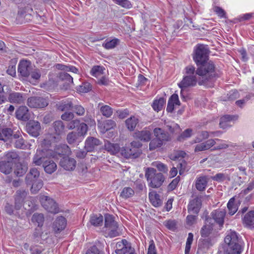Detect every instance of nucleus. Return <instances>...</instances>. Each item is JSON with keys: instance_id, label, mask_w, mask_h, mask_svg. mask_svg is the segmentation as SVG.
Here are the masks:
<instances>
[{"instance_id": "f257e3e1", "label": "nucleus", "mask_w": 254, "mask_h": 254, "mask_svg": "<svg viewBox=\"0 0 254 254\" xmlns=\"http://www.w3.org/2000/svg\"><path fill=\"white\" fill-rule=\"evenodd\" d=\"M224 245L218 250L217 254H240L242 247L236 232H229L224 239Z\"/></svg>"}, {"instance_id": "f03ea898", "label": "nucleus", "mask_w": 254, "mask_h": 254, "mask_svg": "<svg viewBox=\"0 0 254 254\" xmlns=\"http://www.w3.org/2000/svg\"><path fill=\"white\" fill-rule=\"evenodd\" d=\"M195 71L196 74L201 76L202 78H205L204 80L198 81L199 85H203L206 83L207 81L219 76L216 72L215 64L211 61L200 64Z\"/></svg>"}, {"instance_id": "7ed1b4c3", "label": "nucleus", "mask_w": 254, "mask_h": 254, "mask_svg": "<svg viewBox=\"0 0 254 254\" xmlns=\"http://www.w3.org/2000/svg\"><path fill=\"white\" fill-rule=\"evenodd\" d=\"M186 75L184 76L182 81L178 84L179 87L181 88V97L185 99L183 94V90L188 87H194L198 83L196 76L195 68L193 65H189L185 68Z\"/></svg>"}, {"instance_id": "20e7f679", "label": "nucleus", "mask_w": 254, "mask_h": 254, "mask_svg": "<svg viewBox=\"0 0 254 254\" xmlns=\"http://www.w3.org/2000/svg\"><path fill=\"white\" fill-rule=\"evenodd\" d=\"M103 232L106 237L114 238L120 235L118 224L114 220L113 215H105V226L103 228Z\"/></svg>"}, {"instance_id": "39448f33", "label": "nucleus", "mask_w": 254, "mask_h": 254, "mask_svg": "<svg viewBox=\"0 0 254 254\" xmlns=\"http://www.w3.org/2000/svg\"><path fill=\"white\" fill-rule=\"evenodd\" d=\"M145 177L149 183V186L152 188H159L165 180L163 175L161 173H157L156 170L152 168L147 169Z\"/></svg>"}, {"instance_id": "423d86ee", "label": "nucleus", "mask_w": 254, "mask_h": 254, "mask_svg": "<svg viewBox=\"0 0 254 254\" xmlns=\"http://www.w3.org/2000/svg\"><path fill=\"white\" fill-rule=\"evenodd\" d=\"M193 60L197 66L204 64L208 60V50L203 45H198L194 50Z\"/></svg>"}, {"instance_id": "0eeeda50", "label": "nucleus", "mask_w": 254, "mask_h": 254, "mask_svg": "<svg viewBox=\"0 0 254 254\" xmlns=\"http://www.w3.org/2000/svg\"><path fill=\"white\" fill-rule=\"evenodd\" d=\"M55 155L52 150L49 149H37L36 154L33 158V163L37 166H40L47 160L46 158L50 157L55 158Z\"/></svg>"}, {"instance_id": "6e6552de", "label": "nucleus", "mask_w": 254, "mask_h": 254, "mask_svg": "<svg viewBox=\"0 0 254 254\" xmlns=\"http://www.w3.org/2000/svg\"><path fill=\"white\" fill-rule=\"evenodd\" d=\"M42 205L47 211L54 214L59 212V209L58 204L54 199L47 196H44L42 198Z\"/></svg>"}, {"instance_id": "1a4fd4ad", "label": "nucleus", "mask_w": 254, "mask_h": 254, "mask_svg": "<svg viewBox=\"0 0 254 254\" xmlns=\"http://www.w3.org/2000/svg\"><path fill=\"white\" fill-rule=\"evenodd\" d=\"M141 153L140 149H134L130 145L128 146L122 147L121 155L127 159H134L138 157Z\"/></svg>"}, {"instance_id": "9d476101", "label": "nucleus", "mask_w": 254, "mask_h": 254, "mask_svg": "<svg viewBox=\"0 0 254 254\" xmlns=\"http://www.w3.org/2000/svg\"><path fill=\"white\" fill-rule=\"evenodd\" d=\"M201 205V197L197 196L190 201L188 205V211L190 214L198 215Z\"/></svg>"}, {"instance_id": "9b49d317", "label": "nucleus", "mask_w": 254, "mask_h": 254, "mask_svg": "<svg viewBox=\"0 0 254 254\" xmlns=\"http://www.w3.org/2000/svg\"><path fill=\"white\" fill-rule=\"evenodd\" d=\"M27 105L31 108H42L48 105L47 100L41 97H31L27 100Z\"/></svg>"}, {"instance_id": "f8f14e48", "label": "nucleus", "mask_w": 254, "mask_h": 254, "mask_svg": "<svg viewBox=\"0 0 254 254\" xmlns=\"http://www.w3.org/2000/svg\"><path fill=\"white\" fill-rule=\"evenodd\" d=\"M131 250L130 243L126 239H123L116 243L115 251L116 254H127Z\"/></svg>"}, {"instance_id": "ddd939ff", "label": "nucleus", "mask_w": 254, "mask_h": 254, "mask_svg": "<svg viewBox=\"0 0 254 254\" xmlns=\"http://www.w3.org/2000/svg\"><path fill=\"white\" fill-rule=\"evenodd\" d=\"M31 8L27 7L19 8L16 16V21L18 23H22L30 19L31 15L29 13Z\"/></svg>"}, {"instance_id": "4468645a", "label": "nucleus", "mask_w": 254, "mask_h": 254, "mask_svg": "<svg viewBox=\"0 0 254 254\" xmlns=\"http://www.w3.org/2000/svg\"><path fill=\"white\" fill-rule=\"evenodd\" d=\"M41 126L37 121H30L26 126L27 132L32 136L36 137L40 134Z\"/></svg>"}, {"instance_id": "2eb2a0df", "label": "nucleus", "mask_w": 254, "mask_h": 254, "mask_svg": "<svg viewBox=\"0 0 254 254\" xmlns=\"http://www.w3.org/2000/svg\"><path fill=\"white\" fill-rule=\"evenodd\" d=\"M27 194V191L24 190H19L16 191L14 198V208L16 210H19L22 207Z\"/></svg>"}, {"instance_id": "dca6fc26", "label": "nucleus", "mask_w": 254, "mask_h": 254, "mask_svg": "<svg viewBox=\"0 0 254 254\" xmlns=\"http://www.w3.org/2000/svg\"><path fill=\"white\" fill-rule=\"evenodd\" d=\"M32 69L30 62L21 61L18 64V72L23 77H28Z\"/></svg>"}, {"instance_id": "f3484780", "label": "nucleus", "mask_w": 254, "mask_h": 254, "mask_svg": "<svg viewBox=\"0 0 254 254\" xmlns=\"http://www.w3.org/2000/svg\"><path fill=\"white\" fill-rule=\"evenodd\" d=\"M242 223L244 227L254 229V210L246 213L242 218Z\"/></svg>"}, {"instance_id": "a211bd4d", "label": "nucleus", "mask_w": 254, "mask_h": 254, "mask_svg": "<svg viewBox=\"0 0 254 254\" xmlns=\"http://www.w3.org/2000/svg\"><path fill=\"white\" fill-rule=\"evenodd\" d=\"M60 165L66 170L72 171L76 167V161L72 158L63 157L60 161Z\"/></svg>"}, {"instance_id": "6ab92c4d", "label": "nucleus", "mask_w": 254, "mask_h": 254, "mask_svg": "<svg viewBox=\"0 0 254 254\" xmlns=\"http://www.w3.org/2000/svg\"><path fill=\"white\" fill-rule=\"evenodd\" d=\"M238 119L237 115H226L220 118L219 123L220 127L223 129H226L232 125L230 123L232 121H236Z\"/></svg>"}, {"instance_id": "aec40b11", "label": "nucleus", "mask_w": 254, "mask_h": 254, "mask_svg": "<svg viewBox=\"0 0 254 254\" xmlns=\"http://www.w3.org/2000/svg\"><path fill=\"white\" fill-rule=\"evenodd\" d=\"M25 100V97L23 94L20 92H11L8 96V101L11 103L20 104L23 103Z\"/></svg>"}, {"instance_id": "412c9836", "label": "nucleus", "mask_w": 254, "mask_h": 254, "mask_svg": "<svg viewBox=\"0 0 254 254\" xmlns=\"http://www.w3.org/2000/svg\"><path fill=\"white\" fill-rule=\"evenodd\" d=\"M40 172L37 168H33L30 170L29 172L25 177V183L27 186L32 183L39 180Z\"/></svg>"}, {"instance_id": "4be33fe9", "label": "nucleus", "mask_w": 254, "mask_h": 254, "mask_svg": "<svg viewBox=\"0 0 254 254\" xmlns=\"http://www.w3.org/2000/svg\"><path fill=\"white\" fill-rule=\"evenodd\" d=\"M226 211L224 209L215 210L212 212L211 216L213 219L220 226L224 224V218L226 215Z\"/></svg>"}, {"instance_id": "5701e85b", "label": "nucleus", "mask_w": 254, "mask_h": 254, "mask_svg": "<svg viewBox=\"0 0 254 254\" xmlns=\"http://www.w3.org/2000/svg\"><path fill=\"white\" fill-rule=\"evenodd\" d=\"M151 132L147 129L138 131L134 133L133 137L143 142H148L151 140Z\"/></svg>"}, {"instance_id": "b1692460", "label": "nucleus", "mask_w": 254, "mask_h": 254, "mask_svg": "<svg viewBox=\"0 0 254 254\" xmlns=\"http://www.w3.org/2000/svg\"><path fill=\"white\" fill-rule=\"evenodd\" d=\"M15 115L17 119L24 121H28L30 119L28 109L25 106H20L16 111Z\"/></svg>"}, {"instance_id": "393cba45", "label": "nucleus", "mask_w": 254, "mask_h": 254, "mask_svg": "<svg viewBox=\"0 0 254 254\" xmlns=\"http://www.w3.org/2000/svg\"><path fill=\"white\" fill-rule=\"evenodd\" d=\"M98 125L101 131L103 133H105L108 130L116 127V123L112 120H106L98 123Z\"/></svg>"}, {"instance_id": "a878e982", "label": "nucleus", "mask_w": 254, "mask_h": 254, "mask_svg": "<svg viewBox=\"0 0 254 254\" xmlns=\"http://www.w3.org/2000/svg\"><path fill=\"white\" fill-rule=\"evenodd\" d=\"M66 226V220L63 216L58 217L53 223V227L56 232L64 230Z\"/></svg>"}, {"instance_id": "bb28decb", "label": "nucleus", "mask_w": 254, "mask_h": 254, "mask_svg": "<svg viewBox=\"0 0 254 254\" xmlns=\"http://www.w3.org/2000/svg\"><path fill=\"white\" fill-rule=\"evenodd\" d=\"M210 178L207 176H200L197 178L195 182V187L199 191L205 190Z\"/></svg>"}, {"instance_id": "cd10ccee", "label": "nucleus", "mask_w": 254, "mask_h": 254, "mask_svg": "<svg viewBox=\"0 0 254 254\" xmlns=\"http://www.w3.org/2000/svg\"><path fill=\"white\" fill-rule=\"evenodd\" d=\"M104 148L111 154L116 155L119 153L121 154V148L117 143H112L110 141H105Z\"/></svg>"}, {"instance_id": "c85d7f7f", "label": "nucleus", "mask_w": 254, "mask_h": 254, "mask_svg": "<svg viewBox=\"0 0 254 254\" xmlns=\"http://www.w3.org/2000/svg\"><path fill=\"white\" fill-rule=\"evenodd\" d=\"M180 105V102L179 99L178 95L176 94H174L169 98L166 111L168 112L172 113L174 110V106Z\"/></svg>"}, {"instance_id": "c756f323", "label": "nucleus", "mask_w": 254, "mask_h": 254, "mask_svg": "<svg viewBox=\"0 0 254 254\" xmlns=\"http://www.w3.org/2000/svg\"><path fill=\"white\" fill-rule=\"evenodd\" d=\"M153 133L156 138L161 139L163 142L169 141L170 139V136L168 133L161 128H155L153 130Z\"/></svg>"}, {"instance_id": "7c9ffc66", "label": "nucleus", "mask_w": 254, "mask_h": 254, "mask_svg": "<svg viewBox=\"0 0 254 254\" xmlns=\"http://www.w3.org/2000/svg\"><path fill=\"white\" fill-rule=\"evenodd\" d=\"M83 139L75 131L69 132L66 136V140L69 144L81 142Z\"/></svg>"}, {"instance_id": "2f4dec72", "label": "nucleus", "mask_w": 254, "mask_h": 254, "mask_svg": "<svg viewBox=\"0 0 254 254\" xmlns=\"http://www.w3.org/2000/svg\"><path fill=\"white\" fill-rule=\"evenodd\" d=\"M13 130L8 127L0 129V140L8 141L12 137Z\"/></svg>"}, {"instance_id": "473e14b6", "label": "nucleus", "mask_w": 254, "mask_h": 254, "mask_svg": "<svg viewBox=\"0 0 254 254\" xmlns=\"http://www.w3.org/2000/svg\"><path fill=\"white\" fill-rule=\"evenodd\" d=\"M98 107H100V112L103 116L109 118L112 116L113 109L110 106L100 103L98 104Z\"/></svg>"}, {"instance_id": "72a5a7b5", "label": "nucleus", "mask_w": 254, "mask_h": 254, "mask_svg": "<svg viewBox=\"0 0 254 254\" xmlns=\"http://www.w3.org/2000/svg\"><path fill=\"white\" fill-rule=\"evenodd\" d=\"M101 144L100 141L93 137H88L85 141V147L90 151Z\"/></svg>"}, {"instance_id": "f704fd0d", "label": "nucleus", "mask_w": 254, "mask_h": 254, "mask_svg": "<svg viewBox=\"0 0 254 254\" xmlns=\"http://www.w3.org/2000/svg\"><path fill=\"white\" fill-rule=\"evenodd\" d=\"M54 133L59 136L64 132L65 126L61 121H57L53 124Z\"/></svg>"}, {"instance_id": "c9c22d12", "label": "nucleus", "mask_w": 254, "mask_h": 254, "mask_svg": "<svg viewBox=\"0 0 254 254\" xmlns=\"http://www.w3.org/2000/svg\"><path fill=\"white\" fill-rule=\"evenodd\" d=\"M212 245L213 244L209 239H204L202 241L199 242L197 251H199L202 253H205Z\"/></svg>"}, {"instance_id": "e433bc0d", "label": "nucleus", "mask_w": 254, "mask_h": 254, "mask_svg": "<svg viewBox=\"0 0 254 254\" xmlns=\"http://www.w3.org/2000/svg\"><path fill=\"white\" fill-rule=\"evenodd\" d=\"M48 159L43 164V167L45 172L51 174L56 170L57 165L53 160L50 159V158Z\"/></svg>"}, {"instance_id": "4c0bfd02", "label": "nucleus", "mask_w": 254, "mask_h": 254, "mask_svg": "<svg viewBox=\"0 0 254 254\" xmlns=\"http://www.w3.org/2000/svg\"><path fill=\"white\" fill-rule=\"evenodd\" d=\"M12 162L1 161L0 162V171L5 174H9L12 170Z\"/></svg>"}, {"instance_id": "58836bf2", "label": "nucleus", "mask_w": 254, "mask_h": 254, "mask_svg": "<svg viewBox=\"0 0 254 254\" xmlns=\"http://www.w3.org/2000/svg\"><path fill=\"white\" fill-rule=\"evenodd\" d=\"M103 222V217L100 214H92L90 218V223L94 226L102 225Z\"/></svg>"}, {"instance_id": "ea45409f", "label": "nucleus", "mask_w": 254, "mask_h": 254, "mask_svg": "<svg viewBox=\"0 0 254 254\" xmlns=\"http://www.w3.org/2000/svg\"><path fill=\"white\" fill-rule=\"evenodd\" d=\"M165 103L166 100L165 98L161 97L158 100H154L152 104V107L154 111L158 112L163 108Z\"/></svg>"}, {"instance_id": "a19ab883", "label": "nucleus", "mask_w": 254, "mask_h": 254, "mask_svg": "<svg viewBox=\"0 0 254 254\" xmlns=\"http://www.w3.org/2000/svg\"><path fill=\"white\" fill-rule=\"evenodd\" d=\"M138 123V118L134 116H131L126 121V126L130 131L134 129Z\"/></svg>"}, {"instance_id": "79ce46f5", "label": "nucleus", "mask_w": 254, "mask_h": 254, "mask_svg": "<svg viewBox=\"0 0 254 254\" xmlns=\"http://www.w3.org/2000/svg\"><path fill=\"white\" fill-rule=\"evenodd\" d=\"M149 199L152 204L156 207H159L162 204V200L160 199L159 194L155 193H149Z\"/></svg>"}, {"instance_id": "37998d69", "label": "nucleus", "mask_w": 254, "mask_h": 254, "mask_svg": "<svg viewBox=\"0 0 254 254\" xmlns=\"http://www.w3.org/2000/svg\"><path fill=\"white\" fill-rule=\"evenodd\" d=\"M235 198H231L228 202L227 203V208L228 209V213L230 215H234L238 210V206L237 204L235 202Z\"/></svg>"}, {"instance_id": "c03bdc74", "label": "nucleus", "mask_w": 254, "mask_h": 254, "mask_svg": "<svg viewBox=\"0 0 254 254\" xmlns=\"http://www.w3.org/2000/svg\"><path fill=\"white\" fill-rule=\"evenodd\" d=\"M134 194V190L130 187H125L121 191L120 196L124 199H127L133 196Z\"/></svg>"}, {"instance_id": "a18cd8bd", "label": "nucleus", "mask_w": 254, "mask_h": 254, "mask_svg": "<svg viewBox=\"0 0 254 254\" xmlns=\"http://www.w3.org/2000/svg\"><path fill=\"white\" fill-rule=\"evenodd\" d=\"M105 68L101 65H94L91 68L90 73L95 77H98L102 75L104 73Z\"/></svg>"}, {"instance_id": "49530a36", "label": "nucleus", "mask_w": 254, "mask_h": 254, "mask_svg": "<svg viewBox=\"0 0 254 254\" xmlns=\"http://www.w3.org/2000/svg\"><path fill=\"white\" fill-rule=\"evenodd\" d=\"M31 186L30 188L31 192L33 194H36L42 189L43 186V182L42 180H37V181L29 184Z\"/></svg>"}, {"instance_id": "de8ad7c7", "label": "nucleus", "mask_w": 254, "mask_h": 254, "mask_svg": "<svg viewBox=\"0 0 254 254\" xmlns=\"http://www.w3.org/2000/svg\"><path fill=\"white\" fill-rule=\"evenodd\" d=\"M27 167L26 165L21 163H17L14 169V173L17 177L23 176L27 171Z\"/></svg>"}, {"instance_id": "09e8293b", "label": "nucleus", "mask_w": 254, "mask_h": 254, "mask_svg": "<svg viewBox=\"0 0 254 254\" xmlns=\"http://www.w3.org/2000/svg\"><path fill=\"white\" fill-rule=\"evenodd\" d=\"M31 220L33 223L37 224L38 226L42 227L44 222V215L42 213H34L32 217Z\"/></svg>"}, {"instance_id": "8fccbe9b", "label": "nucleus", "mask_w": 254, "mask_h": 254, "mask_svg": "<svg viewBox=\"0 0 254 254\" xmlns=\"http://www.w3.org/2000/svg\"><path fill=\"white\" fill-rule=\"evenodd\" d=\"M77 130L76 132L83 139L87 134L88 126L84 123H80L77 127Z\"/></svg>"}, {"instance_id": "3c124183", "label": "nucleus", "mask_w": 254, "mask_h": 254, "mask_svg": "<svg viewBox=\"0 0 254 254\" xmlns=\"http://www.w3.org/2000/svg\"><path fill=\"white\" fill-rule=\"evenodd\" d=\"M59 77L61 80L67 84V85H69L73 83V78L68 73L65 72H61L60 73Z\"/></svg>"}, {"instance_id": "603ef678", "label": "nucleus", "mask_w": 254, "mask_h": 254, "mask_svg": "<svg viewBox=\"0 0 254 254\" xmlns=\"http://www.w3.org/2000/svg\"><path fill=\"white\" fill-rule=\"evenodd\" d=\"M216 146L213 148V150H221L223 149H226L229 147L230 145L228 144L227 141L223 140H221L218 138H216Z\"/></svg>"}, {"instance_id": "864d4df0", "label": "nucleus", "mask_w": 254, "mask_h": 254, "mask_svg": "<svg viewBox=\"0 0 254 254\" xmlns=\"http://www.w3.org/2000/svg\"><path fill=\"white\" fill-rule=\"evenodd\" d=\"M164 142L161 139H158L155 137V138L151 140L149 143V149L150 150H154L157 148L160 147Z\"/></svg>"}, {"instance_id": "5fc2aeb1", "label": "nucleus", "mask_w": 254, "mask_h": 254, "mask_svg": "<svg viewBox=\"0 0 254 254\" xmlns=\"http://www.w3.org/2000/svg\"><path fill=\"white\" fill-rule=\"evenodd\" d=\"M166 127L172 133H177L181 130L180 126L174 122L169 123V124L166 126Z\"/></svg>"}, {"instance_id": "6e6d98bb", "label": "nucleus", "mask_w": 254, "mask_h": 254, "mask_svg": "<svg viewBox=\"0 0 254 254\" xmlns=\"http://www.w3.org/2000/svg\"><path fill=\"white\" fill-rule=\"evenodd\" d=\"M119 40L117 38L113 39L103 44V47L106 49L114 48L118 44Z\"/></svg>"}, {"instance_id": "4d7b16f0", "label": "nucleus", "mask_w": 254, "mask_h": 254, "mask_svg": "<svg viewBox=\"0 0 254 254\" xmlns=\"http://www.w3.org/2000/svg\"><path fill=\"white\" fill-rule=\"evenodd\" d=\"M193 235L191 233H189L188 234V237L187 240L185 254H189L190 249L191 248V245L193 241Z\"/></svg>"}, {"instance_id": "13d9d810", "label": "nucleus", "mask_w": 254, "mask_h": 254, "mask_svg": "<svg viewBox=\"0 0 254 254\" xmlns=\"http://www.w3.org/2000/svg\"><path fill=\"white\" fill-rule=\"evenodd\" d=\"M212 227L210 225H204L200 230L201 236L202 237H207L211 233Z\"/></svg>"}, {"instance_id": "bf43d9fd", "label": "nucleus", "mask_w": 254, "mask_h": 254, "mask_svg": "<svg viewBox=\"0 0 254 254\" xmlns=\"http://www.w3.org/2000/svg\"><path fill=\"white\" fill-rule=\"evenodd\" d=\"M152 165L156 167L159 171L163 173H167L168 171L167 166L161 162L155 161L152 163Z\"/></svg>"}, {"instance_id": "052dcab7", "label": "nucleus", "mask_w": 254, "mask_h": 254, "mask_svg": "<svg viewBox=\"0 0 254 254\" xmlns=\"http://www.w3.org/2000/svg\"><path fill=\"white\" fill-rule=\"evenodd\" d=\"M91 87L90 83L85 82L78 87L77 90L80 92L87 93L91 90Z\"/></svg>"}, {"instance_id": "680f3d73", "label": "nucleus", "mask_w": 254, "mask_h": 254, "mask_svg": "<svg viewBox=\"0 0 254 254\" xmlns=\"http://www.w3.org/2000/svg\"><path fill=\"white\" fill-rule=\"evenodd\" d=\"M209 132L207 131H202L194 140V143H198L201 142L203 140L209 137Z\"/></svg>"}, {"instance_id": "e2e57ef3", "label": "nucleus", "mask_w": 254, "mask_h": 254, "mask_svg": "<svg viewBox=\"0 0 254 254\" xmlns=\"http://www.w3.org/2000/svg\"><path fill=\"white\" fill-rule=\"evenodd\" d=\"M116 4L120 5L123 7L126 8H130L132 7V4L128 0H112Z\"/></svg>"}, {"instance_id": "0e129e2a", "label": "nucleus", "mask_w": 254, "mask_h": 254, "mask_svg": "<svg viewBox=\"0 0 254 254\" xmlns=\"http://www.w3.org/2000/svg\"><path fill=\"white\" fill-rule=\"evenodd\" d=\"M14 147L17 148L22 149H25L27 148V145L24 139L21 137L18 139H17L14 143Z\"/></svg>"}, {"instance_id": "69168bd1", "label": "nucleus", "mask_w": 254, "mask_h": 254, "mask_svg": "<svg viewBox=\"0 0 254 254\" xmlns=\"http://www.w3.org/2000/svg\"><path fill=\"white\" fill-rule=\"evenodd\" d=\"M192 129L188 128L184 131L180 135L178 136V140L183 141V140L191 136L192 134Z\"/></svg>"}, {"instance_id": "338daca9", "label": "nucleus", "mask_w": 254, "mask_h": 254, "mask_svg": "<svg viewBox=\"0 0 254 254\" xmlns=\"http://www.w3.org/2000/svg\"><path fill=\"white\" fill-rule=\"evenodd\" d=\"M72 108V104L70 101L62 102L59 107V109L62 111H67Z\"/></svg>"}, {"instance_id": "774afa93", "label": "nucleus", "mask_w": 254, "mask_h": 254, "mask_svg": "<svg viewBox=\"0 0 254 254\" xmlns=\"http://www.w3.org/2000/svg\"><path fill=\"white\" fill-rule=\"evenodd\" d=\"M29 250L31 254H41L44 251L42 247L38 245L31 246Z\"/></svg>"}]
</instances>
